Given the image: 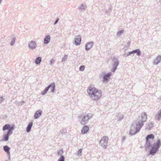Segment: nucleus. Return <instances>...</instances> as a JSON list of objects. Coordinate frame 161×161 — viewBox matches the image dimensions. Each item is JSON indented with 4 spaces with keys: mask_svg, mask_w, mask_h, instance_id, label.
I'll return each instance as SVG.
<instances>
[{
    "mask_svg": "<svg viewBox=\"0 0 161 161\" xmlns=\"http://www.w3.org/2000/svg\"><path fill=\"white\" fill-rule=\"evenodd\" d=\"M85 66L84 65L80 66L79 67V70L80 71H83L84 70Z\"/></svg>",
    "mask_w": 161,
    "mask_h": 161,
    "instance_id": "nucleus-35",
    "label": "nucleus"
},
{
    "mask_svg": "<svg viewBox=\"0 0 161 161\" xmlns=\"http://www.w3.org/2000/svg\"><path fill=\"white\" fill-rule=\"evenodd\" d=\"M134 54L136 53V55L138 56H140L141 55V52L140 50L139 49H137L136 50H133Z\"/></svg>",
    "mask_w": 161,
    "mask_h": 161,
    "instance_id": "nucleus-24",
    "label": "nucleus"
},
{
    "mask_svg": "<svg viewBox=\"0 0 161 161\" xmlns=\"http://www.w3.org/2000/svg\"><path fill=\"white\" fill-rule=\"evenodd\" d=\"M81 38L80 36H76L75 38L74 44L76 46L80 45L81 42Z\"/></svg>",
    "mask_w": 161,
    "mask_h": 161,
    "instance_id": "nucleus-11",
    "label": "nucleus"
},
{
    "mask_svg": "<svg viewBox=\"0 0 161 161\" xmlns=\"http://www.w3.org/2000/svg\"><path fill=\"white\" fill-rule=\"evenodd\" d=\"M93 44V42H87L85 45V50L86 51H88L92 48Z\"/></svg>",
    "mask_w": 161,
    "mask_h": 161,
    "instance_id": "nucleus-12",
    "label": "nucleus"
},
{
    "mask_svg": "<svg viewBox=\"0 0 161 161\" xmlns=\"http://www.w3.org/2000/svg\"><path fill=\"white\" fill-rule=\"evenodd\" d=\"M108 139V137L106 136H103L100 141L99 144L102 147L106 148Z\"/></svg>",
    "mask_w": 161,
    "mask_h": 161,
    "instance_id": "nucleus-6",
    "label": "nucleus"
},
{
    "mask_svg": "<svg viewBox=\"0 0 161 161\" xmlns=\"http://www.w3.org/2000/svg\"><path fill=\"white\" fill-rule=\"evenodd\" d=\"M48 90L49 89L47 86L44 89V90L43 91H42L41 92V94L43 95H45L47 93V92Z\"/></svg>",
    "mask_w": 161,
    "mask_h": 161,
    "instance_id": "nucleus-27",
    "label": "nucleus"
},
{
    "mask_svg": "<svg viewBox=\"0 0 161 161\" xmlns=\"http://www.w3.org/2000/svg\"><path fill=\"white\" fill-rule=\"evenodd\" d=\"M87 92L88 96L92 99L95 101L98 100L102 96L101 91L95 87H89Z\"/></svg>",
    "mask_w": 161,
    "mask_h": 161,
    "instance_id": "nucleus-2",
    "label": "nucleus"
},
{
    "mask_svg": "<svg viewBox=\"0 0 161 161\" xmlns=\"http://www.w3.org/2000/svg\"><path fill=\"white\" fill-rule=\"evenodd\" d=\"M3 149L4 151L8 155L9 158H10V148L7 145H5L3 147Z\"/></svg>",
    "mask_w": 161,
    "mask_h": 161,
    "instance_id": "nucleus-16",
    "label": "nucleus"
},
{
    "mask_svg": "<svg viewBox=\"0 0 161 161\" xmlns=\"http://www.w3.org/2000/svg\"><path fill=\"white\" fill-rule=\"evenodd\" d=\"M147 119V115L146 113L144 112L141 114V116L138 118V121L136 124V127L135 130L136 132H138L144 125V123L146 121Z\"/></svg>",
    "mask_w": 161,
    "mask_h": 161,
    "instance_id": "nucleus-3",
    "label": "nucleus"
},
{
    "mask_svg": "<svg viewBox=\"0 0 161 161\" xmlns=\"http://www.w3.org/2000/svg\"><path fill=\"white\" fill-rule=\"evenodd\" d=\"M47 87L49 89L51 90V92H54L55 91V85L54 83H52L50 84Z\"/></svg>",
    "mask_w": 161,
    "mask_h": 161,
    "instance_id": "nucleus-13",
    "label": "nucleus"
},
{
    "mask_svg": "<svg viewBox=\"0 0 161 161\" xmlns=\"http://www.w3.org/2000/svg\"><path fill=\"white\" fill-rule=\"evenodd\" d=\"M54 62V60L53 59H52L50 61V65H52L53 64Z\"/></svg>",
    "mask_w": 161,
    "mask_h": 161,
    "instance_id": "nucleus-39",
    "label": "nucleus"
},
{
    "mask_svg": "<svg viewBox=\"0 0 161 161\" xmlns=\"http://www.w3.org/2000/svg\"><path fill=\"white\" fill-rule=\"evenodd\" d=\"M32 125V122H30L29 123L26 128V131L27 132L29 133L31 131Z\"/></svg>",
    "mask_w": 161,
    "mask_h": 161,
    "instance_id": "nucleus-17",
    "label": "nucleus"
},
{
    "mask_svg": "<svg viewBox=\"0 0 161 161\" xmlns=\"http://www.w3.org/2000/svg\"><path fill=\"white\" fill-rule=\"evenodd\" d=\"M134 127H133L132 125L130 131V135L131 136L135 134L138 132H136V130H135V131L134 130Z\"/></svg>",
    "mask_w": 161,
    "mask_h": 161,
    "instance_id": "nucleus-21",
    "label": "nucleus"
},
{
    "mask_svg": "<svg viewBox=\"0 0 161 161\" xmlns=\"http://www.w3.org/2000/svg\"><path fill=\"white\" fill-rule=\"evenodd\" d=\"M116 119L118 121H120L124 118V116L123 114H118L116 116Z\"/></svg>",
    "mask_w": 161,
    "mask_h": 161,
    "instance_id": "nucleus-22",
    "label": "nucleus"
},
{
    "mask_svg": "<svg viewBox=\"0 0 161 161\" xmlns=\"http://www.w3.org/2000/svg\"><path fill=\"white\" fill-rule=\"evenodd\" d=\"M58 161H65V158L64 156H61L58 159Z\"/></svg>",
    "mask_w": 161,
    "mask_h": 161,
    "instance_id": "nucleus-34",
    "label": "nucleus"
},
{
    "mask_svg": "<svg viewBox=\"0 0 161 161\" xmlns=\"http://www.w3.org/2000/svg\"><path fill=\"white\" fill-rule=\"evenodd\" d=\"M112 75L111 72H109L106 74L105 72L101 73L99 75V77H102L103 81L104 83H106L108 81Z\"/></svg>",
    "mask_w": 161,
    "mask_h": 161,
    "instance_id": "nucleus-5",
    "label": "nucleus"
},
{
    "mask_svg": "<svg viewBox=\"0 0 161 161\" xmlns=\"http://www.w3.org/2000/svg\"><path fill=\"white\" fill-rule=\"evenodd\" d=\"M89 129L88 126L85 125L84 126L81 130V133L83 134L86 133L89 130Z\"/></svg>",
    "mask_w": 161,
    "mask_h": 161,
    "instance_id": "nucleus-15",
    "label": "nucleus"
},
{
    "mask_svg": "<svg viewBox=\"0 0 161 161\" xmlns=\"http://www.w3.org/2000/svg\"><path fill=\"white\" fill-rule=\"evenodd\" d=\"M153 124L152 123H148L147 125L146 129L148 130H150L153 126Z\"/></svg>",
    "mask_w": 161,
    "mask_h": 161,
    "instance_id": "nucleus-26",
    "label": "nucleus"
},
{
    "mask_svg": "<svg viewBox=\"0 0 161 161\" xmlns=\"http://www.w3.org/2000/svg\"><path fill=\"white\" fill-rule=\"evenodd\" d=\"M86 6L83 4H81V5L78 7V9L79 10L82 11L85 9Z\"/></svg>",
    "mask_w": 161,
    "mask_h": 161,
    "instance_id": "nucleus-30",
    "label": "nucleus"
},
{
    "mask_svg": "<svg viewBox=\"0 0 161 161\" xmlns=\"http://www.w3.org/2000/svg\"><path fill=\"white\" fill-rule=\"evenodd\" d=\"M12 132L11 131H7V133L4 134L3 136V138L1 140V141H7L8 140L9 136L12 134Z\"/></svg>",
    "mask_w": 161,
    "mask_h": 161,
    "instance_id": "nucleus-9",
    "label": "nucleus"
},
{
    "mask_svg": "<svg viewBox=\"0 0 161 161\" xmlns=\"http://www.w3.org/2000/svg\"><path fill=\"white\" fill-rule=\"evenodd\" d=\"M63 153V149H60L58 151V155H63L62 154Z\"/></svg>",
    "mask_w": 161,
    "mask_h": 161,
    "instance_id": "nucleus-33",
    "label": "nucleus"
},
{
    "mask_svg": "<svg viewBox=\"0 0 161 161\" xmlns=\"http://www.w3.org/2000/svg\"><path fill=\"white\" fill-rule=\"evenodd\" d=\"M15 38L14 37L13 38L11 42V43H10L11 45L13 46L14 45V42H15Z\"/></svg>",
    "mask_w": 161,
    "mask_h": 161,
    "instance_id": "nucleus-36",
    "label": "nucleus"
},
{
    "mask_svg": "<svg viewBox=\"0 0 161 161\" xmlns=\"http://www.w3.org/2000/svg\"><path fill=\"white\" fill-rule=\"evenodd\" d=\"M130 43V42L129 41L128 42V44H129Z\"/></svg>",
    "mask_w": 161,
    "mask_h": 161,
    "instance_id": "nucleus-44",
    "label": "nucleus"
},
{
    "mask_svg": "<svg viewBox=\"0 0 161 161\" xmlns=\"http://www.w3.org/2000/svg\"><path fill=\"white\" fill-rule=\"evenodd\" d=\"M161 61V55H158L157 57L153 63L154 64H158Z\"/></svg>",
    "mask_w": 161,
    "mask_h": 161,
    "instance_id": "nucleus-19",
    "label": "nucleus"
},
{
    "mask_svg": "<svg viewBox=\"0 0 161 161\" xmlns=\"http://www.w3.org/2000/svg\"><path fill=\"white\" fill-rule=\"evenodd\" d=\"M133 50L132 51L128 52L127 54L125 53L124 55V56L125 57H128V56L132 54H133Z\"/></svg>",
    "mask_w": 161,
    "mask_h": 161,
    "instance_id": "nucleus-29",
    "label": "nucleus"
},
{
    "mask_svg": "<svg viewBox=\"0 0 161 161\" xmlns=\"http://www.w3.org/2000/svg\"><path fill=\"white\" fill-rule=\"evenodd\" d=\"M6 161H8L6 160Z\"/></svg>",
    "mask_w": 161,
    "mask_h": 161,
    "instance_id": "nucleus-45",
    "label": "nucleus"
},
{
    "mask_svg": "<svg viewBox=\"0 0 161 161\" xmlns=\"http://www.w3.org/2000/svg\"><path fill=\"white\" fill-rule=\"evenodd\" d=\"M3 0H0V3H1L2 2Z\"/></svg>",
    "mask_w": 161,
    "mask_h": 161,
    "instance_id": "nucleus-43",
    "label": "nucleus"
},
{
    "mask_svg": "<svg viewBox=\"0 0 161 161\" xmlns=\"http://www.w3.org/2000/svg\"><path fill=\"white\" fill-rule=\"evenodd\" d=\"M93 115L91 114H88L85 115H82L78 116L79 118H81L82 119L80 121V123L83 125H85L92 117Z\"/></svg>",
    "mask_w": 161,
    "mask_h": 161,
    "instance_id": "nucleus-4",
    "label": "nucleus"
},
{
    "mask_svg": "<svg viewBox=\"0 0 161 161\" xmlns=\"http://www.w3.org/2000/svg\"><path fill=\"white\" fill-rule=\"evenodd\" d=\"M37 44L35 42L31 41L28 43L29 48L32 50H34L37 47Z\"/></svg>",
    "mask_w": 161,
    "mask_h": 161,
    "instance_id": "nucleus-10",
    "label": "nucleus"
},
{
    "mask_svg": "<svg viewBox=\"0 0 161 161\" xmlns=\"http://www.w3.org/2000/svg\"><path fill=\"white\" fill-rule=\"evenodd\" d=\"M159 2L160 3V4H161V0H159Z\"/></svg>",
    "mask_w": 161,
    "mask_h": 161,
    "instance_id": "nucleus-42",
    "label": "nucleus"
},
{
    "mask_svg": "<svg viewBox=\"0 0 161 161\" xmlns=\"http://www.w3.org/2000/svg\"><path fill=\"white\" fill-rule=\"evenodd\" d=\"M113 67L111 69V71L114 72L117 69V66L119 64V62L118 59L114 57L112 60Z\"/></svg>",
    "mask_w": 161,
    "mask_h": 161,
    "instance_id": "nucleus-7",
    "label": "nucleus"
},
{
    "mask_svg": "<svg viewBox=\"0 0 161 161\" xmlns=\"http://www.w3.org/2000/svg\"><path fill=\"white\" fill-rule=\"evenodd\" d=\"M15 125H10L9 124H6L4 125L3 127V130L4 131L6 130H8V131H11L13 132V131L14 130Z\"/></svg>",
    "mask_w": 161,
    "mask_h": 161,
    "instance_id": "nucleus-8",
    "label": "nucleus"
},
{
    "mask_svg": "<svg viewBox=\"0 0 161 161\" xmlns=\"http://www.w3.org/2000/svg\"><path fill=\"white\" fill-rule=\"evenodd\" d=\"M4 99H5L3 98V97H0V103H2V101Z\"/></svg>",
    "mask_w": 161,
    "mask_h": 161,
    "instance_id": "nucleus-40",
    "label": "nucleus"
},
{
    "mask_svg": "<svg viewBox=\"0 0 161 161\" xmlns=\"http://www.w3.org/2000/svg\"><path fill=\"white\" fill-rule=\"evenodd\" d=\"M42 61V58L41 57H38L36 58L35 60V63L37 64H39Z\"/></svg>",
    "mask_w": 161,
    "mask_h": 161,
    "instance_id": "nucleus-23",
    "label": "nucleus"
},
{
    "mask_svg": "<svg viewBox=\"0 0 161 161\" xmlns=\"http://www.w3.org/2000/svg\"><path fill=\"white\" fill-rule=\"evenodd\" d=\"M67 57H68V55H65L64 57H63L62 58V62L65 61L66 60V59H67Z\"/></svg>",
    "mask_w": 161,
    "mask_h": 161,
    "instance_id": "nucleus-37",
    "label": "nucleus"
},
{
    "mask_svg": "<svg viewBox=\"0 0 161 161\" xmlns=\"http://www.w3.org/2000/svg\"><path fill=\"white\" fill-rule=\"evenodd\" d=\"M42 111L41 110H38L36 111L34 115V118L35 119H37L42 114Z\"/></svg>",
    "mask_w": 161,
    "mask_h": 161,
    "instance_id": "nucleus-14",
    "label": "nucleus"
},
{
    "mask_svg": "<svg viewBox=\"0 0 161 161\" xmlns=\"http://www.w3.org/2000/svg\"><path fill=\"white\" fill-rule=\"evenodd\" d=\"M124 32V30H121L118 31L117 33V35L119 36L120 37L121 35Z\"/></svg>",
    "mask_w": 161,
    "mask_h": 161,
    "instance_id": "nucleus-31",
    "label": "nucleus"
},
{
    "mask_svg": "<svg viewBox=\"0 0 161 161\" xmlns=\"http://www.w3.org/2000/svg\"><path fill=\"white\" fill-rule=\"evenodd\" d=\"M50 40V37L49 35H47L44 39L43 43L44 44H48Z\"/></svg>",
    "mask_w": 161,
    "mask_h": 161,
    "instance_id": "nucleus-18",
    "label": "nucleus"
},
{
    "mask_svg": "<svg viewBox=\"0 0 161 161\" xmlns=\"http://www.w3.org/2000/svg\"><path fill=\"white\" fill-rule=\"evenodd\" d=\"M59 20V19L58 18H57L56 20L54 22L53 24V25H56L58 23Z\"/></svg>",
    "mask_w": 161,
    "mask_h": 161,
    "instance_id": "nucleus-38",
    "label": "nucleus"
},
{
    "mask_svg": "<svg viewBox=\"0 0 161 161\" xmlns=\"http://www.w3.org/2000/svg\"><path fill=\"white\" fill-rule=\"evenodd\" d=\"M155 119L156 120L159 121L161 119V109L158 112L157 115L155 116Z\"/></svg>",
    "mask_w": 161,
    "mask_h": 161,
    "instance_id": "nucleus-20",
    "label": "nucleus"
},
{
    "mask_svg": "<svg viewBox=\"0 0 161 161\" xmlns=\"http://www.w3.org/2000/svg\"><path fill=\"white\" fill-rule=\"evenodd\" d=\"M15 104L17 105L18 106H19L20 105H21L22 104H23L24 103H25V102L24 101H21L20 102H19L17 101H16L15 102Z\"/></svg>",
    "mask_w": 161,
    "mask_h": 161,
    "instance_id": "nucleus-28",
    "label": "nucleus"
},
{
    "mask_svg": "<svg viewBox=\"0 0 161 161\" xmlns=\"http://www.w3.org/2000/svg\"><path fill=\"white\" fill-rule=\"evenodd\" d=\"M66 132V129L64 128H62L61 130H60V132H59L58 134V136L60 135V134H62L63 135V134H65Z\"/></svg>",
    "mask_w": 161,
    "mask_h": 161,
    "instance_id": "nucleus-25",
    "label": "nucleus"
},
{
    "mask_svg": "<svg viewBox=\"0 0 161 161\" xmlns=\"http://www.w3.org/2000/svg\"><path fill=\"white\" fill-rule=\"evenodd\" d=\"M82 148L79 149L78 152L77 156L78 157H80L82 154Z\"/></svg>",
    "mask_w": 161,
    "mask_h": 161,
    "instance_id": "nucleus-32",
    "label": "nucleus"
},
{
    "mask_svg": "<svg viewBox=\"0 0 161 161\" xmlns=\"http://www.w3.org/2000/svg\"><path fill=\"white\" fill-rule=\"evenodd\" d=\"M154 138V135L152 134L147 135L146 138V143L144 146L146 150L150 149L149 151V155H154L158 152L159 148L161 146V142L160 139H158L157 142H154L152 145L150 142V139H153Z\"/></svg>",
    "mask_w": 161,
    "mask_h": 161,
    "instance_id": "nucleus-1",
    "label": "nucleus"
},
{
    "mask_svg": "<svg viewBox=\"0 0 161 161\" xmlns=\"http://www.w3.org/2000/svg\"><path fill=\"white\" fill-rule=\"evenodd\" d=\"M126 137L125 136H123L122 139V141H124Z\"/></svg>",
    "mask_w": 161,
    "mask_h": 161,
    "instance_id": "nucleus-41",
    "label": "nucleus"
}]
</instances>
